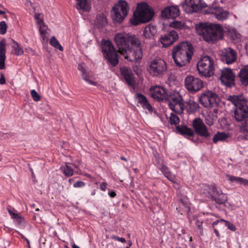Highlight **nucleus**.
Masks as SVG:
<instances>
[{
	"label": "nucleus",
	"mask_w": 248,
	"mask_h": 248,
	"mask_svg": "<svg viewBox=\"0 0 248 248\" xmlns=\"http://www.w3.org/2000/svg\"><path fill=\"white\" fill-rule=\"evenodd\" d=\"M150 93L152 97L156 100H166L170 109L178 114L183 112L185 107L182 95L176 91L168 92L162 86H155L151 88Z\"/></svg>",
	"instance_id": "1"
},
{
	"label": "nucleus",
	"mask_w": 248,
	"mask_h": 248,
	"mask_svg": "<svg viewBox=\"0 0 248 248\" xmlns=\"http://www.w3.org/2000/svg\"><path fill=\"white\" fill-rule=\"evenodd\" d=\"M182 7L187 13L198 12L202 10L205 14H213L219 20H226L229 15V13L224 10L222 7L213 4L212 6H207L206 3L202 0H185V3L182 4Z\"/></svg>",
	"instance_id": "2"
},
{
	"label": "nucleus",
	"mask_w": 248,
	"mask_h": 248,
	"mask_svg": "<svg viewBox=\"0 0 248 248\" xmlns=\"http://www.w3.org/2000/svg\"><path fill=\"white\" fill-rule=\"evenodd\" d=\"M193 55V47L188 42H182L175 46L172 56L177 66L182 67L188 63Z\"/></svg>",
	"instance_id": "3"
},
{
	"label": "nucleus",
	"mask_w": 248,
	"mask_h": 248,
	"mask_svg": "<svg viewBox=\"0 0 248 248\" xmlns=\"http://www.w3.org/2000/svg\"><path fill=\"white\" fill-rule=\"evenodd\" d=\"M197 33L203 37L204 41L214 43L223 37V31L221 25L217 24L201 23L196 25Z\"/></svg>",
	"instance_id": "4"
},
{
	"label": "nucleus",
	"mask_w": 248,
	"mask_h": 248,
	"mask_svg": "<svg viewBox=\"0 0 248 248\" xmlns=\"http://www.w3.org/2000/svg\"><path fill=\"white\" fill-rule=\"evenodd\" d=\"M228 100L234 105V117L241 123L248 117V107L242 95H230Z\"/></svg>",
	"instance_id": "5"
},
{
	"label": "nucleus",
	"mask_w": 248,
	"mask_h": 248,
	"mask_svg": "<svg viewBox=\"0 0 248 248\" xmlns=\"http://www.w3.org/2000/svg\"><path fill=\"white\" fill-rule=\"evenodd\" d=\"M154 11L146 3H139L137 10L134 13L133 18L131 19L132 25H138L141 23H146L152 19Z\"/></svg>",
	"instance_id": "6"
},
{
	"label": "nucleus",
	"mask_w": 248,
	"mask_h": 248,
	"mask_svg": "<svg viewBox=\"0 0 248 248\" xmlns=\"http://www.w3.org/2000/svg\"><path fill=\"white\" fill-rule=\"evenodd\" d=\"M101 48L104 58L107 63L112 67H115L119 63L118 51L114 47L111 41L103 39L101 43Z\"/></svg>",
	"instance_id": "7"
},
{
	"label": "nucleus",
	"mask_w": 248,
	"mask_h": 248,
	"mask_svg": "<svg viewBox=\"0 0 248 248\" xmlns=\"http://www.w3.org/2000/svg\"><path fill=\"white\" fill-rule=\"evenodd\" d=\"M139 39L135 35L125 33H119L115 35L114 41L118 48V52L122 55L127 49Z\"/></svg>",
	"instance_id": "8"
},
{
	"label": "nucleus",
	"mask_w": 248,
	"mask_h": 248,
	"mask_svg": "<svg viewBox=\"0 0 248 248\" xmlns=\"http://www.w3.org/2000/svg\"><path fill=\"white\" fill-rule=\"evenodd\" d=\"M215 67L214 59L207 55L202 57L197 63L198 71L205 77L213 75Z\"/></svg>",
	"instance_id": "9"
},
{
	"label": "nucleus",
	"mask_w": 248,
	"mask_h": 248,
	"mask_svg": "<svg viewBox=\"0 0 248 248\" xmlns=\"http://www.w3.org/2000/svg\"><path fill=\"white\" fill-rule=\"evenodd\" d=\"M129 9L128 4L126 1L120 0L114 6L111 11L112 18L114 21L121 23L127 16Z\"/></svg>",
	"instance_id": "10"
},
{
	"label": "nucleus",
	"mask_w": 248,
	"mask_h": 248,
	"mask_svg": "<svg viewBox=\"0 0 248 248\" xmlns=\"http://www.w3.org/2000/svg\"><path fill=\"white\" fill-rule=\"evenodd\" d=\"M122 55L124 56V59L130 62H140L143 55L140 40L139 39L136 43L130 46V47L127 49L125 53Z\"/></svg>",
	"instance_id": "11"
},
{
	"label": "nucleus",
	"mask_w": 248,
	"mask_h": 248,
	"mask_svg": "<svg viewBox=\"0 0 248 248\" xmlns=\"http://www.w3.org/2000/svg\"><path fill=\"white\" fill-rule=\"evenodd\" d=\"M151 75L157 77L163 75L167 70L165 62L161 59H155L151 61L147 67Z\"/></svg>",
	"instance_id": "12"
},
{
	"label": "nucleus",
	"mask_w": 248,
	"mask_h": 248,
	"mask_svg": "<svg viewBox=\"0 0 248 248\" xmlns=\"http://www.w3.org/2000/svg\"><path fill=\"white\" fill-rule=\"evenodd\" d=\"M219 100L218 95L215 93L207 91L202 93L200 101L201 104L206 108L213 107L216 106Z\"/></svg>",
	"instance_id": "13"
},
{
	"label": "nucleus",
	"mask_w": 248,
	"mask_h": 248,
	"mask_svg": "<svg viewBox=\"0 0 248 248\" xmlns=\"http://www.w3.org/2000/svg\"><path fill=\"white\" fill-rule=\"evenodd\" d=\"M185 82L186 88L191 93L196 92L203 87L202 81L192 76H187L185 80Z\"/></svg>",
	"instance_id": "14"
},
{
	"label": "nucleus",
	"mask_w": 248,
	"mask_h": 248,
	"mask_svg": "<svg viewBox=\"0 0 248 248\" xmlns=\"http://www.w3.org/2000/svg\"><path fill=\"white\" fill-rule=\"evenodd\" d=\"M192 126L196 133L199 136L208 139L210 137V133L208 128L200 118L195 119L192 123Z\"/></svg>",
	"instance_id": "15"
},
{
	"label": "nucleus",
	"mask_w": 248,
	"mask_h": 248,
	"mask_svg": "<svg viewBox=\"0 0 248 248\" xmlns=\"http://www.w3.org/2000/svg\"><path fill=\"white\" fill-rule=\"evenodd\" d=\"M120 75L125 82L133 88L136 83L135 76L130 67L123 66L120 68Z\"/></svg>",
	"instance_id": "16"
},
{
	"label": "nucleus",
	"mask_w": 248,
	"mask_h": 248,
	"mask_svg": "<svg viewBox=\"0 0 248 248\" xmlns=\"http://www.w3.org/2000/svg\"><path fill=\"white\" fill-rule=\"evenodd\" d=\"M235 75L232 69L224 68L221 71L220 79L223 84L231 87L234 85Z\"/></svg>",
	"instance_id": "17"
},
{
	"label": "nucleus",
	"mask_w": 248,
	"mask_h": 248,
	"mask_svg": "<svg viewBox=\"0 0 248 248\" xmlns=\"http://www.w3.org/2000/svg\"><path fill=\"white\" fill-rule=\"evenodd\" d=\"M179 38L178 33L173 30L162 35L160 38V42L164 47L172 45Z\"/></svg>",
	"instance_id": "18"
},
{
	"label": "nucleus",
	"mask_w": 248,
	"mask_h": 248,
	"mask_svg": "<svg viewBox=\"0 0 248 248\" xmlns=\"http://www.w3.org/2000/svg\"><path fill=\"white\" fill-rule=\"evenodd\" d=\"M213 190L210 199L219 205L225 204L228 200L227 195L216 185Z\"/></svg>",
	"instance_id": "19"
},
{
	"label": "nucleus",
	"mask_w": 248,
	"mask_h": 248,
	"mask_svg": "<svg viewBox=\"0 0 248 248\" xmlns=\"http://www.w3.org/2000/svg\"><path fill=\"white\" fill-rule=\"evenodd\" d=\"M236 53L232 48H227L222 50L220 59L224 62L232 64L236 61Z\"/></svg>",
	"instance_id": "20"
},
{
	"label": "nucleus",
	"mask_w": 248,
	"mask_h": 248,
	"mask_svg": "<svg viewBox=\"0 0 248 248\" xmlns=\"http://www.w3.org/2000/svg\"><path fill=\"white\" fill-rule=\"evenodd\" d=\"M180 9L177 5H172L165 7L161 11L163 18L175 19L180 15Z\"/></svg>",
	"instance_id": "21"
},
{
	"label": "nucleus",
	"mask_w": 248,
	"mask_h": 248,
	"mask_svg": "<svg viewBox=\"0 0 248 248\" xmlns=\"http://www.w3.org/2000/svg\"><path fill=\"white\" fill-rule=\"evenodd\" d=\"M136 96L138 99V103H139L144 109H147L150 112L153 111V107L144 95L140 93H137L136 94Z\"/></svg>",
	"instance_id": "22"
},
{
	"label": "nucleus",
	"mask_w": 248,
	"mask_h": 248,
	"mask_svg": "<svg viewBox=\"0 0 248 248\" xmlns=\"http://www.w3.org/2000/svg\"><path fill=\"white\" fill-rule=\"evenodd\" d=\"M6 52V41L3 39L0 41V69L5 68Z\"/></svg>",
	"instance_id": "23"
},
{
	"label": "nucleus",
	"mask_w": 248,
	"mask_h": 248,
	"mask_svg": "<svg viewBox=\"0 0 248 248\" xmlns=\"http://www.w3.org/2000/svg\"><path fill=\"white\" fill-rule=\"evenodd\" d=\"M215 184L209 185L203 184L200 190L201 194L203 197L210 199L213 189L215 187Z\"/></svg>",
	"instance_id": "24"
},
{
	"label": "nucleus",
	"mask_w": 248,
	"mask_h": 248,
	"mask_svg": "<svg viewBox=\"0 0 248 248\" xmlns=\"http://www.w3.org/2000/svg\"><path fill=\"white\" fill-rule=\"evenodd\" d=\"M177 132L186 138L190 139V137H193L194 135L193 131L186 126H177L176 127Z\"/></svg>",
	"instance_id": "25"
},
{
	"label": "nucleus",
	"mask_w": 248,
	"mask_h": 248,
	"mask_svg": "<svg viewBox=\"0 0 248 248\" xmlns=\"http://www.w3.org/2000/svg\"><path fill=\"white\" fill-rule=\"evenodd\" d=\"M156 32V27L151 24H149L144 28L143 35L146 38L152 39L154 37Z\"/></svg>",
	"instance_id": "26"
},
{
	"label": "nucleus",
	"mask_w": 248,
	"mask_h": 248,
	"mask_svg": "<svg viewBox=\"0 0 248 248\" xmlns=\"http://www.w3.org/2000/svg\"><path fill=\"white\" fill-rule=\"evenodd\" d=\"M239 77L242 84L246 86L248 85V65L240 70Z\"/></svg>",
	"instance_id": "27"
},
{
	"label": "nucleus",
	"mask_w": 248,
	"mask_h": 248,
	"mask_svg": "<svg viewBox=\"0 0 248 248\" xmlns=\"http://www.w3.org/2000/svg\"><path fill=\"white\" fill-rule=\"evenodd\" d=\"M77 8L84 12H88L91 9V6L87 0H77Z\"/></svg>",
	"instance_id": "28"
},
{
	"label": "nucleus",
	"mask_w": 248,
	"mask_h": 248,
	"mask_svg": "<svg viewBox=\"0 0 248 248\" xmlns=\"http://www.w3.org/2000/svg\"><path fill=\"white\" fill-rule=\"evenodd\" d=\"M227 177L231 182L235 183L244 186L248 185V180L247 179L231 175H227Z\"/></svg>",
	"instance_id": "29"
},
{
	"label": "nucleus",
	"mask_w": 248,
	"mask_h": 248,
	"mask_svg": "<svg viewBox=\"0 0 248 248\" xmlns=\"http://www.w3.org/2000/svg\"><path fill=\"white\" fill-rule=\"evenodd\" d=\"M60 170L65 176L70 177L74 174V170L69 163H66L64 165L61 166Z\"/></svg>",
	"instance_id": "30"
},
{
	"label": "nucleus",
	"mask_w": 248,
	"mask_h": 248,
	"mask_svg": "<svg viewBox=\"0 0 248 248\" xmlns=\"http://www.w3.org/2000/svg\"><path fill=\"white\" fill-rule=\"evenodd\" d=\"M38 26L39 27V32L43 41H47L48 36V33L47 32V31L48 30V27L44 23Z\"/></svg>",
	"instance_id": "31"
},
{
	"label": "nucleus",
	"mask_w": 248,
	"mask_h": 248,
	"mask_svg": "<svg viewBox=\"0 0 248 248\" xmlns=\"http://www.w3.org/2000/svg\"><path fill=\"white\" fill-rule=\"evenodd\" d=\"M161 171L169 180L173 181L175 179V176L170 170L165 165H162L160 169Z\"/></svg>",
	"instance_id": "32"
},
{
	"label": "nucleus",
	"mask_w": 248,
	"mask_h": 248,
	"mask_svg": "<svg viewBox=\"0 0 248 248\" xmlns=\"http://www.w3.org/2000/svg\"><path fill=\"white\" fill-rule=\"evenodd\" d=\"M229 137L228 134L224 132H218L213 138V141L216 143L219 141H224Z\"/></svg>",
	"instance_id": "33"
},
{
	"label": "nucleus",
	"mask_w": 248,
	"mask_h": 248,
	"mask_svg": "<svg viewBox=\"0 0 248 248\" xmlns=\"http://www.w3.org/2000/svg\"><path fill=\"white\" fill-rule=\"evenodd\" d=\"M183 103L184 102H183ZM185 106L184 109L186 108H187V110L189 112H194L196 111L199 108L198 104L194 101L189 100L187 103L186 106L183 104ZM184 109H183L184 110Z\"/></svg>",
	"instance_id": "34"
},
{
	"label": "nucleus",
	"mask_w": 248,
	"mask_h": 248,
	"mask_svg": "<svg viewBox=\"0 0 248 248\" xmlns=\"http://www.w3.org/2000/svg\"><path fill=\"white\" fill-rule=\"evenodd\" d=\"M96 23L99 28H103L107 24V19L105 15L100 14L96 16Z\"/></svg>",
	"instance_id": "35"
},
{
	"label": "nucleus",
	"mask_w": 248,
	"mask_h": 248,
	"mask_svg": "<svg viewBox=\"0 0 248 248\" xmlns=\"http://www.w3.org/2000/svg\"><path fill=\"white\" fill-rule=\"evenodd\" d=\"M12 43L11 44V46L14 49V53L17 56L22 55L24 51L22 47L15 40H12Z\"/></svg>",
	"instance_id": "36"
},
{
	"label": "nucleus",
	"mask_w": 248,
	"mask_h": 248,
	"mask_svg": "<svg viewBox=\"0 0 248 248\" xmlns=\"http://www.w3.org/2000/svg\"><path fill=\"white\" fill-rule=\"evenodd\" d=\"M49 44L51 46L61 51H62L63 50L62 46L60 44L58 40L54 36L51 37L49 41Z\"/></svg>",
	"instance_id": "37"
},
{
	"label": "nucleus",
	"mask_w": 248,
	"mask_h": 248,
	"mask_svg": "<svg viewBox=\"0 0 248 248\" xmlns=\"http://www.w3.org/2000/svg\"><path fill=\"white\" fill-rule=\"evenodd\" d=\"M180 122V119L176 114L171 113L169 120V123L171 125H176Z\"/></svg>",
	"instance_id": "38"
},
{
	"label": "nucleus",
	"mask_w": 248,
	"mask_h": 248,
	"mask_svg": "<svg viewBox=\"0 0 248 248\" xmlns=\"http://www.w3.org/2000/svg\"><path fill=\"white\" fill-rule=\"evenodd\" d=\"M170 26L175 29H182L184 27V23L179 21H173L170 23Z\"/></svg>",
	"instance_id": "39"
},
{
	"label": "nucleus",
	"mask_w": 248,
	"mask_h": 248,
	"mask_svg": "<svg viewBox=\"0 0 248 248\" xmlns=\"http://www.w3.org/2000/svg\"><path fill=\"white\" fill-rule=\"evenodd\" d=\"M205 120L206 124L207 125L211 126L214 124V122L216 120V117L214 116L213 114L211 115L208 114L205 116Z\"/></svg>",
	"instance_id": "40"
},
{
	"label": "nucleus",
	"mask_w": 248,
	"mask_h": 248,
	"mask_svg": "<svg viewBox=\"0 0 248 248\" xmlns=\"http://www.w3.org/2000/svg\"><path fill=\"white\" fill-rule=\"evenodd\" d=\"M7 26L5 21H2L0 22V33L4 34L7 30Z\"/></svg>",
	"instance_id": "41"
},
{
	"label": "nucleus",
	"mask_w": 248,
	"mask_h": 248,
	"mask_svg": "<svg viewBox=\"0 0 248 248\" xmlns=\"http://www.w3.org/2000/svg\"><path fill=\"white\" fill-rule=\"evenodd\" d=\"M31 94L33 100L35 101H38L41 99L40 95L35 90H31Z\"/></svg>",
	"instance_id": "42"
},
{
	"label": "nucleus",
	"mask_w": 248,
	"mask_h": 248,
	"mask_svg": "<svg viewBox=\"0 0 248 248\" xmlns=\"http://www.w3.org/2000/svg\"><path fill=\"white\" fill-rule=\"evenodd\" d=\"M82 77L83 79L85 81L87 82L88 83H89L91 85H95V83L94 81H92V80H91L89 79L90 76L88 74L86 73V72L83 73V74H82Z\"/></svg>",
	"instance_id": "43"
},
{
	"label": "nucleus",
	"mask_w": 248,
	"mask_h": 248,
	"mask_svg": "<svg viewBox=\"0 0 248 248\" xmlns=\"http://www.w3.org/2000/svg\"><path fill=\"white\" fill-rule=\"evenodd\" d=\"M220 221H224L225 222L226 225L228 227V229H230V230H232V231H235L236 228L233 224L230 223L228 221H226L224 219H221Z\"/></svg>",
	"instance_id": "44"
},
{
	"label": "nucleus",
	"mask_w": 248,
	"mask_h": 248,
	"mask_svg": "<svg viewBox=\"0 0 248 248\" xmlns=\"http://www.w3.org/2000/svg\"><path fill=\"white\" fill-rule=\"evenodd\" d=\"M12 218L16 220L19 223L22 222L23 218L17 214H12Z\"/></svg>",
	"instance_id": "45"
},
{
	"label": "nucleus",
	"mask_w": 248,
	"mask_h": 248,
	"mask_svg": "<svg viewBox=\"0 0 248 248\" xmlns=\"http://www.w3.org/2000/svg\"><path fill=\"white\" fill-rule=\"evenodd\" d=\"M195 225L197 227V228L198 229H200L201 230V231H200V234H202L203 233V231H202V221H200L198 219H196L195 220Z\"/></svg>",
	"instance_id": "46"
},
{
	"label": "nucleus",
	"mask_w": 248,
	"mask_h": 248,
	"mask_svg": "<svg viewBox=\"0 0 248 248\" xmlns=\"http://www.w3.org/2000/svg\"><path fill=\"white\" fill-rule=\"evenodd\" d=\"M40 16H41L40 14L36 13L35 14L34 17H35V19L37 21V24L38 26L44 23V22H43L42 19L40 17Z\"/></svg>",
	"instance_id": "47"
},
{
	"label": "nucleus",
	"mask_w": 248,
	"mask_h": 248,
	"mask_svg": "<svg viewBox=\"0 0 248 248\" xmlns=\"http://www.w3.org/2000/svg\"><path fill=\"white\" fill-rule=\"evenodd\" d=\"M85 186V183L84 182L81 181H77L73 184V186L75 188L82 187Z\"/></svg>",
	"instance_id": "48"
},
{
	"label": "nucleus",
	"mask_w": 248,
	"mask_h": 248,
	"mask_svg": "<svg viewBox=\"0 0 248 248\" xmlns=\"http://www.w3.org/2000/svg\"><path fill=\"white\" fill-rule=\"evenodd\" d=\"M111 238L112 239L117 240V241L121 242L122 243H124L126 242V240L125 239V238H123V237H120L117 236L112 235V236H111Z\"/></svg>",
	"instance_id": "49"
},
{
	"label": "nucleus",
	"mask_w": 248,
	"mask_h": 248,
	"mask_svg": "<svg viewBox=\"0 0 248 248\" xmlns=\"http://www.w3.org/2000/svg\"><path fill=\"white\" fill-rule=\"evenodd\" d=\"M242 125L245 130L248 132V117L242 122Z\"/></svg>",
	"instance_id": "50"
},
{
	"label": "nucleus",
	"mask_w": 248,
	"mask_h": 248,
	"mask_svg": "<svg viewBox=\"0 0 248 248\" xmlns=\"http://www.w3.org/2000/svg\"><path fill=\"white\" fill-rule=\"evenodd\" d=\"M108 184L106 182H103L100 185V188L102 191H105L107 189Z\"/></svg>",
	"instance_id": "51"
},
{
	"label": "nucleus",
	"mask_w": 248,
	"mask_h": 248,
	"mask_svg": "<svg viewBox=\"0 0 248 248\" xmlns=\"http://www.w3.org/2000/svg\"><path fill=\"white\" fill-rule=\"evenodd\" d=\"M6 83V80L4 77V75L2 73L0 74V84L1 85L4 84Z\"/></svg>",
	"instance_id": "52"
},
{
	"label": "nucleus",
	"mask_w": 248,
	"mask_h": 248,
	"mask_svg": "<svg viewBox=\"0 0 248 248\" xmlns=\"http://www.w3.org/2000/svg\"><path fill=\"white\" fill-rule=\"evenodd\" d=\"M78 69L82 73V74H83V73L86 72V70L84 68V66L81 64H79L78 65Z\"/></svg>",
	"instance_id": "53"
},
{
	"label": "nucleus",
	"mask_w": 248,
	"mask_h": 248,
	"mask_svg": "<svg viewBox=\"0 0 248 248\" xmlns=\"http://www.w3.org/2000/svg\"><path fill=\"white\" fill-rule=\"evenodd\" d=\"M108 194L111 198H114L116 196L115 192L113 190H109Z\"/></svg>",
	"instance_id": "54"
},
{
	"label": "nucleus",
	"mask_w": 248,
	"mask_h": 248,
	"mask_svg": "<svg viewBox=\"0 0 248 248\" xmlns=\"http://www.w3.org/2000/svg\"><path fill=\"white\" fill-rule=\"evenodd\" d=\"M214 231L216 234V235L217 237H219L220 236V235H219V232L217 230V229L216 228H214Z\"/></svg>",
	"instance_id": "55"
},
{
	"label": "nucleus",
	"mask_w": 248,
	"mask_h": 248,
	"mask_svg": "<svg viewBox=\"0 0 248 248\" xmlns=\"http://www.w3.org/2000/svg\"><path fill=\"white\" fill-rule=\"evenodd\" d=\"M21 236L22 239H24L26 241V242L29 245L30 244L29 240L27 238H26L25 236H24L23 234H21Z\"/></svg>",
	"instance_id": "56"
},
{
	"label": "nucleus",
	"mask_w": 248,
	"mask_h": 248,
	"mask_svg": "<svg viewBox=\"0 0 248 248\" xmlns=\"http://www.w3.org/2000/svg\"><path fill=\"white\" fill-rule=\"evenodd\" d=\"M218 222L219 220H216L212 223V226L214 228V229L215 228V226L217 225Z\"/></svg>",
	"instance_id": "57"
},
{
	"label": "nucleus",
	"mask_w": 248,
	"mask_h": 248,
	"mask_svg": "<svg viewBox=\"0 0 248 248\" xmlns=\"http://www.w3.org/2000/svg\"><path fill=\"white\" fill-rule=\"evenodd\" d=\"M120 159L121 160H124V161H127V159L125 157H124V156H121Z\"/></svg>",
	"instance_id": "58"
},
{
	"label": "nucleus",
	"mask_w": 248,
	"mask_h": 248,
	"mask_svg": "<svg viewBox=\"0 0 248 248\" xmlns=\"http://www.w3.org/2000/svg\"><path fill=\"white\" fill-rule=\"evenodd\" d=\"M245 48L246 49L247 54H248V43L246 44Z\"/></svg>",
	"instance_id": "59"
},
{
	"label": "nucleus",
	"mask_w": 248,
	"mask_h": 248,
	"mask_svg": "<svg viewBox=\"0 0 248 248\" xmlns=\"http://www.w3.org/2000/svg\"><path fill=\"white\" fill-rule=\"evenodd\" d=\"M72 248H80L78 246L76 245V244H74L72 245Z\"/></svg>",
	"instance_id": "60"
},
{
	"label": "nucleus",
	"mask_w": 248,
	"mask_h": 248,
	"mask_svg": "<svg viewBox=\"0 0 248 248\" xmlns=\"http://www.w3.org/2000/svg\"><path fill=\"white\" fill-rule=\"evenodd\" d=\"M132 245V243L129 241V243H128V246L127 247H126V248H130V247Z\"/></svg>",
	"instance_id": "61"
},
{
	"label": "nucleus",
	"mask_w": 248,
	"mask_h": 248,
	"mask_svg": "<svg viewBox=\"0 0 248 248\" xmlns=\"http://www.w3.org/2000/svg\"><path fill=\"white\" fill-rule=\"evenodd\" d=\"M9 213L11 216V217L12 216V214H15L14 213H13L11 210H9Z\"/></svg>",
	"instance_id": "62"
},
{
	"label": "nucleus",
	"mask_w": 248,
	"mask_h": 248,
	"mask_svg": "<svg viewBox=\"0 0 248 248\" xmlns=\"http://www.w3.org/2000/svg\"><path fill=\"white\" fill-rule=\"evenodd\" d=\"M5 13L4 11H2L0 10V15H3Z\"/></svg>",
	"instance_id": "63"
},
{
	"label": "nucleus",
	"mask_w": 248,
	"mask_h": 248,
	"mask_svg": "<svg viewBox=\"0 0 248 248\" xmlns=\"http://www.w3.org/2000/svg\"><path fill=\"white\" fill-rule=\"evenodd\" d=\"M35 211H39V209L38 208H37L35 209Z\"/></svg>",
	"instance_id": "64"
}]
</instances>
